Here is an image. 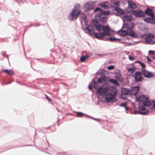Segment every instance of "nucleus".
Segmentation results:
<instances>
[{"label":"nucleus","instance_id":"39","mask_svg":"<svg viewBox=\"0 0 155 155\" xmlns=\"http://www.w3.org/2000/svg\"><path fill=\"white\" fill-rule=\"evenodd\" d=\"M87 17L86 15L84 14H82L81 15V18L82 20L85 19Z\"/></svg>","mask_w":155,"mask_h":155},{"label":"nucleus","instance_id":"46","mask_svg":"<svg viewBox=\"0 0 155 155\" xmlns=\"http://www.w3.org/2000/svg\"><path fill=\"white\" fill-rule=\"evenodd\" d=\"M149 53L153 54H154L155 53L154 51L151 50H150L149 51Z\"/></svg>","mask_w":155,"mask_h":155},{"label":"nucleus","instance_id":"18","mask_svg":"<svg viewBox=\"0 0 155 155\" xmlns=\"http://www.w3.org/2000/svg\"><path fill=\"white\" fill-rule=\"evenodd\" d=\"M145 13L148 15L150 16L151 17H154L153 10L150 8H147L145 11Z\"/></svg>","mask_w":155,"mask_h":155},{"label":"nucleus","instance_id":"12","mask_svg":"<svg viewBox=\"0 0 155 155\" xmlns=\"http://www.w3.org/2000/svg\"><path fill=\"white\" fill-rule=\"evenodd\" d=\"M133 13L134 15L137 17H142L144 15L143 12L140 10L135 11H134Z\"/></svg>","mask_w":155,"mask_h":155},{"label":"nucleus","instance_id":"43","mask_svg":"<svg viewBox=\"0 0 155 155\" xmlns=\"http://www.w3.org/2000/svg\"><path fill=\"white\" fill-rule=\"evenodd\" d=\"M126 105V103H122L120 104V106L122 107H124Z\"/></svg>","mask_w":155,"mask_h":155},{"label":"nucleus","instance_id":"28","mask_svg":"<svg viewBox=\"0 0 155 155\" xmlns=\"http://www.w3.org/2000/svg\"><path fill=\"white\" fill-rule=\"evenodd\" d=\"M135 67L133 66L128 68L127 69V71L130 73L132 74L135 72Z\"/></svg>","mask_w":155,"mask_h":155},{"label":"nucleus","instance_id":"53","mask_svg":"<svg viewBox=\"0 0 155 155\" xmlns=\"http://www.w3.org/2000/svg\"><path fill=\"white\" fill-rule=\"evenodd\" d=\"M91 118H92L93 119H94V120H96V119H95V118H93V117H91Z\"/></svg>","mask_w":155,"mask_h":155},{"label":"nucleus","instance_id":"20","mask_svg":"<svg viewBox=\"0 0 155 155\" xmlns=\"http://www.w3.org/2000/svg\"><path fill=\"white\" fill-rule=\"evenodd\" d=\"M139 87L138 86L132 87L131 88L132 94L134 95H136L139 92Z\"/></svg>","mask_w":155,"mask_h":155},{"label":"nucleus","instance_id":"25","mask_svg":"<svg viewBox=\"0 0 155 155\" xmlns=\"http://www.w3.org/2000/svg\"><path fill=\"white\" fill-rule=\"evenodd\" d=\"M115 10L118 13L121 15H123L124 13V11L122 9L118 7H115Z\"/></svg>","mask_w":155,"mask_h":155},{"label":"nucleus","instance_id":"13","mask_svg":"<svg viewBox=\"0 0 155 155\" xmlns=\"http://www.w3.org/2000/svg\"><path fill=\"white\" fill-rule=\"evenodd\" d=\"M134 26L133 23H129L124 25L122 28H125L128 31H129L132 29Z\"/></svg>","mask_w":155,"mask_h":155},{"label":"nucleus","instance_id":"34","mask_svg":"<svg viewBox=\"0 0 155 155\" xmlns=\"http://www.w3.org/2000/svg\"><path fill=\"white\" fill-rule=\"evenodd\" d=\"M121 75L120 74H117L115 76V79L117 80L120 81H122V80H120Z\"/></svg>","mask_w":155,"mask_h":155},{"label":"nucleus","instance_id":"29","mask_svg":"<svg viewBox=\"0 0 155 155\" xmlns=\"http://www.w3.org/2000/svg\"><path fill=\"white\" fill-rule=\"evenodd\" d=\"M3 71V72L6 73L10 75H12L14 74L13 71L11 70H4Z\"/></svg>","mask_w":155,"mask_h":155},{"label":"nucleus","instance_id":"9","mask_svg":"<svg viewBox=\"0 0 155 155\" xmlns=\"http://www.w3.org/2000/svg\"><path fill=\"white\" fill-rule=\"evenodd\" d=\"M141 72L138 71L135 73V81L137 82L141 81L143 79Z\"/></svg>","mask_w":155,"mask_h":155},{"label":"nucleus","instance_id":"38","mask_svg":"<svg viewBox=\"0 0 155 155\" xmlns=\"http://www.w3.org/2000/svg\"><path fill=\"white\" fill-rule=\"evenodd\" d=\"M77 115L76 116L78 117H82L83 115H84V114L81 112H77Z\"/></svg>","mask_w":155,"mask_h":155},{"label":"nucleus","instance_id":"24","mask_svg":"<svg viewBox=\"0 0 155 155\" xmlns=\"http://www.w3.org/2000/svg\"><path fill=\"white\" fill-rule=\"evenodd\" d=\"M120 35L121 36H124L128 35V31L123 30L122 29L119 31Z\"/></svg>","mask_w":155,"mask_h":155},{"label":"nucleus","instance_id":"32","mask_svg":"<svg viewBox=\"0 0 155 155\" xmlns=\"http://www.w3.org/2000/svg\"><path fill=\"white\" fill-rule=\"evenodd\" d=\"M88 57L89 56L87 55H86L85 56L82 55V56L80 58V61L81 62H84L86 59H87Z\"/></svg>","mask_w":155,"mask_h":155},{"label":"nucleus","instance_id":"35","mask_svg":"<svg viewBox=\"0 0 155 155\" xmlns=\"http://www.w3.org/2000/svg\"><path fill=\"white\" fill-rule=\"evenodd\" d=\"M92 82L93 83L94 85V88L96 89L97 87V86L98 85V83L97 82L95 81L93 79Z\"/></svg>","mask_w":155,"mask_h":155},{"label":"nucleus","instance_id":"36","mask_svg":"<svg viewBox=\"0 0 155 155\" xmlns=\"http://www.w3.org/2000/svg\"><path fill=\"white\" fill-rule=\"evenodd\" d=\"M136 63H140L143 69L145 68H146V65L145 64L141 62L138 61H137L135 62Z\"/></svg>","mask_w":155,"mask_h":155},{"label":"nucleus","instance_id":"48","mask_svg":"<svg viewBox=\"0 0 155 155\" xmlns=\"http://www.w3.org/2000/svg\"><path fill=\"white\" fill-rule=\"evenodd\" d=\"M153 107L155 108V101H153Z\"/></svg>","mask_w":155,"mask_h":155},{"label":"nucleus","instance_id":"26","mask_svg":"<svg viewBox=\"0 0 155 155\" xmlns=\"http://www.w3.org/2000/svg\"><path fill=\"white\" fill-rule=\"evenodd\" d=\"M148 98H147V99L145 100L144 101H143V105L146 106H150L151 104V103L150 101H148Z\"/></svg>","mask_w":155,"mask_h":155},{"label":"nucleus","instance_id":"22","mask_svg":"<svg viewBox=\"0 0 155 155\" xmlns=\"http://www.w3.org/2000/svg\"><path fill=\"white\" fill-rule=\"evenodd\" d=\"M110 4L109 3L107 2H104L98 5L102 7L105 9H108L109 8Z\"/></svg>","mask_w":155,"mask_h":155},{"label":"nucleus","instance_id":"2","mask_svg":"<svg viewBox=\"0 0 155 155\" xmlns=\"http://www.w3.org/2000/svg\"><path fill=\"white\" fill-rule=\"evenodd\" d=\"M80 8V4H77L75 5L71 13L68 15V18L70 21H73L76 19L80 14L79 9Z\"/></svg>","mask_w":155,"mask_h":155},{"label":"nucleus","instance_id":"11","mask_svg":"<svg viewBox=\"0 0 155 155\" xmlns=\"http://www.w3.org/2000/svg\"><path fill=\"white\" fill-rule=\"evenodd\" d=\"M122 18L124 21L130 22L132 19V16L129 14H125L122 17Z\"/></svg>","mask_w":155,"mask_h":155},{"label":"nucleus","instance_id":"17","mask_svg":"<svg viewBox=\"0 0 155 155\" xmlns=\"http://www.w3.org/2000/svg\"><path fill=\"white\" fill-rule=\"evenodd\" d=\"M128 9H130V10H132L137 8L136 5L132 2L128 1Z\"/></svg>","mask_w":155,"mask_h":155},{"label":"nucleus","instance_id":"49","mask_svg":"<svg viewBox=\"0 0 155 155\" xmlns=\"http://www.w3.org/2000/svg\"><path fill=\"white\" fill-rule=\"evenodd\" d=\"M147 61H152L148 57H147Z\"/></svg>","mask_w":155,"mask_h":155},{"label":"nucleus","instance_id":"40","mask_svg":"<svg viewBox=\"0 0 155 155\" xmlns=\"http://www.w3.org/2000/svg\"><path fill=\"white\" fill-rule=\"evenodd\" d=\"M138 107L139 109L140 110H145V107L143 106L139 105Z\"/></svg>","mask_w":155,"mask_h":155},{"label":"nucleus","instance_id":"33","mask_svg":"<svg viewBox=\"0 0 155 155\" xmlns=\"http://www.w3.org/2000/svg\"><path fill=\"white\" fill-rule=\"evenodd\" d=\"M100 18L99 20L100 21L102 22H105L107 19V18L106 16L102 17L99 16Z\"/></svg>","mask_w":155,"mask_h":155},{"label":"nucleus","instance_id":"15","mask_svg":"<svg viewBox=\"0 0 155 155\" xmlns=\"http://www.w3.org/2000/svg\"><path fill=\"white\" fill-rule=\"evenodd\" d=\"M120 39L115 38L114 36H111L109 38H106L104 37L103 38V39H101V40H104V41H115L117 42L120 40Z\"/></svg>","mask_w":155,"mask_h":155},{"label":"nucleus","instance_id":"37","mask_svg":"<svg viewBox=\"0 0 155 155\" xmlns=\"http://www.w3.org/2000/svg\"><path fill=\"white\" fill-rule=\"evenodd\" d=\"M148 110H147L146 111H140L139 112L140 114H141V115H146L148 113H149Z\"/></svg>","mask_w":155,"mask_h":155},{"label":"nucleus","instance_id":"10","mask_svg":"<svg viewBox=\"0 0 155 155\" xmlns=\"http://www.w3.org/2000/svg\"><path fill=\"white\" fill-rule=\"evenodd\" d=\"M98 12V14H100V15L101 16H106V15H108L110 13L109 11H103L101 9L99 8H96L94 11V12Z\"/></svg>","mask_w":155,"mask_h":155},{"label":"nucleus","instance_id":"4","mask_svg":"<svg viewBox=\"0 0 155 155\" xmlns=\"http://www.w3.org/2000/svg\"><path fill=\"white\" fill-rule=\"evenodd\" d=\"M94 6V3L88 2L84 5L83 8L85 12H87L93 9Z\"/></svg>","mask_w":155,"mask_h":155},{"label":"nucleus","instance_id":"7","mask_svg":"<svg viewBox=\"0 0 155 155\" xmlns=\"http://www.w3.org/2000/svg\"><path fill=\"white\" fill-rule=\"evenodd\" d=\"M108 90V87H107L101 86L98 88L97 92L100 95H105Z\"/></svg>","mask_w":155,"mask_h":155},{"label":"nucleus","instance_id":"3","mask_svg":"<svg viewBox=\"0 0 155 155\" xmlns=\"http://www.w3.org/2000/svg\"><path fill=\"white\" fill-rule=\"evenodd\" d=\"M116 91H112L107 94L105 97V99L107 103L116 102L117 100L115 97L116 95Z\"/></svg>","mask_w":155,"mask_h":155},{"label":"nucleus","instance_id":"19","mask_svg":"<svg viewBox=\"0 0 155 155\" xmlns=\"http://www.w3.org/2000/svg\"><path fill=\"white\" fill-rule=\"evenodd\" d=\"M92 22L95 28L98 31H100V27L101 25L99 24L97 20L94 19L92 20Z\"/></svg>","mask_w":155,"mask_h":155},{"label":"nucleus","instance_id":"44","mask_svg":"<svg viewBox=\"0 0 155 155\" xmlns=\"http://www.w3.org/2000/svg\"><path fill=\"white\" fill-rule=\"evenodd\" d=\"M140 112V111H137V110H135L134 112V114H140L139 112Z\"/></svg>","mask_w":155,"mask_h":155},{"label":"nucleus","instance_id":"14","mask_svg":"<svg viewBox=\"0 0 155 155\" xmlns=\"http://www.w3.org/2000/svg\"><path fill=\"white\" fill-rule=\"evenodd\" d=\"M144 21L147 23L152 24H155V19L154 18V17H151V18H146L144 19Z\"/></svg>","mask_w":155,"mask_h":155},{"label":"nucleus","instance_id":"52","mask_svg":"<svg viewBox=\"0 0 155 155\" xmlns=\"http://www.w3.org/2000/svg\"><path fill=\"white\" fill-rule=\"evenodd\" d=\"M46 98H47V99L49 100V101H50V100L49 98V97L47 95H46Z\"/></svg>","mask_w":155,"mask_h":155},{"label":"nucleus","instance_id":"30","mask_svg":"<svg viewBox=\"0 0 155 155\" xmlns=\"http://www.w3.org/2000/svg\"><path fill=\"white\" fill-rule=\"evenodd\" d=\"M106 79L103 78H99L98 80V82L101 84H104L106 82Z\"/></svg>","mask_w":155,"mask_h":155},{"label":"nucleus","instance_id":"1","mask_svg":"<svg viewBox=\"0 0 155 155\" xmlns=\"http://www.w3.org/2000/svg\"><path fill=\"white\" fill-rule=\"evenodd\" d=\"M100 28V31L103 30V32L102 33H95L94 37L96 38L99 40L103 39L105 36H109L111 35L110 32V29L108 26L101 25Z\"/></svg>","mask_w":155,"mask_h":155},{"label":"nucleus","instance_id":"51","mask_svg":"<svg viewBox=\"0 0 155 155\" xmlns=\"http://www.w3.org/2000/svg\"><path fill=\"white\" fill-rule=\"evenodd\" d=\"M87 20H85L84 21V24L85 25H87Z\"/></svg>","mask_w":155,"mask_h":155},{"label":"nucleus","instance_id":"16","mask_svg":"<svg viewBox=\"0 0 155 155\" xmlns=\"http://www.w3.org/2000/svg\"><path fill=\"white\" fill-rule=\"evenodd\" d=\"M147 99V98L144 95L139 96L138 97L136 96V101L140 102L143 103V101Z\"/></svg>","mask_w":155,"mask_h":155},{"label":"nucleus","instance_id":"5","mask_svg":"<svg viewBox=\"0 0 155 155\" xmlns=\"http://www.w3.org/2000/svg\"><path fill=\"white\" fill-rule=\"evenodd\" d=\"M154 36L151 34H149L146 36L145 39L146 42L148 44H153L155 43V41L153 40Z\"/></svg>","mask_w":155,"mask_h":155},{"label":"nucleus","instance_id":"27","mask_svg":"<svg viewBox=\"0 0 155 155\" xmlns=\"http://www.w3.org/2000/svg\"><path fill=\"white\" fill-rule=\"evenodd\" d=\"M119 5L120 2L118 1H117L115 2H111L110 6L112 7H114L115 6H119Z\"/></svg>","mask_w":155,"mask_h":155},{"label":"nucleus","instance_id":"42","mask_svg":"<svg viewBox=\"0 0 155 155\" xmlns=\"http://www.w3.org/2000/svg\"><path fill=\"white\" fill-rule=\"evenodd\" d=\"M129 60L131 61H132L134 59V57L130 56H129Z\"/></svg>","mask_w":155,"mask_h":155},{"label":"nucleus","instance_id":"23","mask_svg":"<svg viewBox=\"0 0 155 155\" xmlns=\"http://www.w3.org/2000/svg\"><path fill=\"white\" fill-rule=\"evenodd\" d=\"M128 35L132 37H136L137 36V34H135L132 29L128 31Z\"/></svg>","mask_w":155,"mask_h":155},{"label":"nucleus","instance_id":"21","mask_svg":"<svg viewBox=\"0 0 155 155\" xmlns=\"http://www.w3.org/2000/svg\"><path fill=\"white\" fill-rule=\"evenodd\" d=\"M130 92V90L128 88H124L121 90V93L122 95H127L129 94Z\"/></svg>","mask_w":155,"mask_h":155},{"label":"nucleus","instance_id":"8","mask_svg":"<svg viewBox=\"0 0 155 155\" xmlns=\"http://www.w3.org/2000/svg\"><path fill=\"white\" fill-rule=\"evenodd\" d=\"M141 72L142 74L146 78H150L153 76V74L152 73L144 69H142Z\"/></svg>","mask_w":155,"mask_h":155},{"label":"nucleus","instance_id":"31","mask_svg":"<svg viewBox=\"0 0 155 155\" xmlns=\"http://www.w3.org/2000/svg\"><path fill=\"white\" fill-rule=\"evenodd\" d=\"M109 81H110V82L116 85H119V84L115 79L111 78L109 79Z\"/></svg>","mask_w":155,"mask_h":155},{"label":"nucleus","instance_id":"50","mask_svg":"<svg viewBox=\"0 0 155 155\" xmlns=\"http://www.w3.org/2000/svg\"><path fill=\"white\" fill-rule=\"evenodd\" d=\"M126 110H128V108L126 106V105L124 107Z\"/></svg>","mask_w":155,"mask_h":155},{"label":"nucleus","instance_id":"41","mask_svg":"<svg viewBox=\"0 0 155 155\" xmlns=\"http://www.w3.org/2000/svg\"><path fill=\"white\" fill-rule=\"evenodd\" d=\"M114 68V66L110 65V66H109L108 67L107 69L109 70H111L113 69Z\"/></svg>","mask_w":155,"mask_h":155},{"label":"nucleus","instance_id":"6","mask_svg":"<svg viewBox=\"0 0 155 155\" xmlns=\"http://www.w3.org/2000/svg\"><path fill=\"white\" fill-rule=\"evenodd\" d=\"M84 31L86 33L89 34L90 36H92L93 35L94 36V34L95 33L94 32V28L93 26L89 25L86 27Z\"/></svg>","mask_w":155,"mask_h":155},{"label":"nucleus","instance_id":"47","mask_svg":"<svg viewBox=\"0 0 155 155\" xmlns=\"http://www.w3.org/2000/svg\"><path fill=\"white\" fill-rule=\"evenodd\" d=\"M120 98L124 100H125L126 99V97H123L122 95H121V97H120Z\"/></svg>","mask_w":155,"mask_h":155},{"label":"nucleus","instance_id":"45","mask_svg":"<svg viewBox=\"0 0 155 155\" xmlns=\"http://www.w3.org/2000/svg\"><path fill=\"white\" fill-rule=\"evenodd\" d=\"M88 88L91 90H92V85L91 84H90L88 86Z\"/></svg>","mask_w":155,"mask_h":155}]
</instances>
